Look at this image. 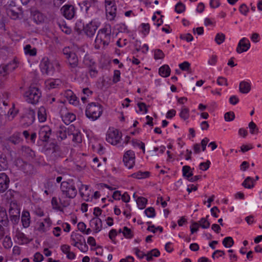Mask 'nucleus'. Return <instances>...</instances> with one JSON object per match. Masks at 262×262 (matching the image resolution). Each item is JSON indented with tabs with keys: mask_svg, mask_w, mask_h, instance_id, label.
<instances>
[{
	"mask_svg": "<svg viewBox=\"0 0 262 262\" xmlns=\"http://www.w3.org/2000/svg\"><path fill=\"white\" fill-rule=\"evenodd\" d=\"M159 74L163 77H167L169 76L170 73V69L168 65L165 64L159 68Z\"/></svg>",
	"mask_w": 262,
	"mask_h": 262,
	"instance_id": "nucleus-27",
	"label": "nucleus"
},
{
	"mask_svg": "<svg viewBox=\"0 0 262 262\" xmlns=\"http://www.w3.org/2000/svg\"><path fill=\"white\" fill-rule=\"evenodd\" d=\"M122 233L124 236L127 238H132L133 237V232L127 227H123Z\"/></svg>",
	"mask_w": 262,
	"mask_h": 262,
	"instance_id": "nucleus-45",
	"label": "nucleus"
},
{
	"mask_svg": "<svg viewBox=\"0 0 262 262\" xmlns=\"http://www.w3.org/2000/svg\"><path fill=\"white\" fill-rule=\"evenodd\" d=\"M60 190L62 194L66 198L69 199H74L77 194V191L75 186L67 181L61 182Z\"/></svg>",
	"mask_w": 262,
	"mask_h": 262,
	"instance_id": "nucleus-5",
	"label": "nucleus"
},
{
	"mask_svg": "<svg viewBox=\"0 0 262 262\" xmlns=\"http://www.w3.org/2000/svg\"><path fill=\"white\" fill-rule=\"evenodd\" d=\"M124 165L129 169L133 167L135 163V154L134 151L128 150L126 151L123 158Z\"/></svg>",
	"mask_w": 262,
	"mask_h": 262,
	"instance_id": "nucleus-9",
	"label": "nucleus"
},
{
	"mask_svg": "<svg viewBox=\"0 0 262 262\" xmlns=\"http://www.w3.org/2000/svg\"><path fill=\"white\" fill-rule=\"evenodd\" d=\"M15 236L18 240L17 243L19 244L22 245L27 242V238L25 234L18 229L16 230Z\"/></svg>",
	"mask_w": 262,
	"mask_h": 262,
	"instance_id": "nucleus-25",
	"label": "nucleus"
},
{
	"mask_svg": "<svg viewBox=\"0 0 262 262\" xmlns=\"http://www.w3.org/2000/svg\"><path fill=\"white\" fill-rule=\"evenodd\" d=\"M20 136L21 134L20 133H15L9 138V141L14 144H17L21 141Z\"/></svg>",
	"mask_w": 262,
	"mask_h": 262,
	"instance_id": "nucleus-32",
	"label": "nucleus"
},
{
	"mask_svg": "<svg viewBox=\"0 0 262 262\" xmlns=\"http://www.w3.org/2000/svg\"><path fill=\"white\" fill-rule=\"evenodd\" d=\"M57 137L60 138L61 140H64L67 138L68 130H66L65 128H60V129L57 132Z\"/></svg>",
	"mask_w": 262,
	"mask_h": 262,
	"instance_id": "nucleus-39",
	"label": "nucleus"
},
{
	"mask_svg": "<svg viewBox=\"0 0 262 262\" xmlns=\"http://www.w3.org/2000/svg\"><path fill=\"white\" fill-rule=\"evenodd\" d=\"M8 168V162L6 156L0 152V171L4 170Z\"/></svg>",
	"mask_w": 262,
	"mask_h": 262,
	"instance_id": "nucleus-26",
	"label": "nucleus"
},
{
	"mask_svg": "<svg viewBox=\"0 0 262 262\" xmlns=\"http://www.w3.org/2000/svg\"><path fill=\"white\" fill-rule=\"evenodd\" d=\"M71 239L72 241V245L75 247H77L78 244H81L84 242V237L80 234L72 232L71 235Z\"/></svg>",
	"mask_w": 262,
	"mask_h": 262,
	"instance_id": "nucleus-18",
	"label": "nucleus"
},
{
	"mask_svg": "<svg viewBox=\"0 0 262 262\" xmlns=\"http://www.w3.org/2000/svg\"><path fill=\"white\" fill-rule=\"evenodd\" d=\"M99 26V23L95 20H92L85 25L83 33L88 37H92L95 35Z\"/></svg>",
	"mask_w": 262,
	"mask_h": 262,
	"instance_id": "nucleus-10",
	"label": "nucleus"
},
{
	"mask_svg": "<svg viewBox=\"0 0 262 262\" xmlns=\"http://www.w3.org/2000/svg\"><path fill=\"white\" fill-rule=\"evenodd\" d=\"M189 109L184 106L181 107V118H183L184 120H186L189 118Z\"/></svg>",
	"mask_w": 262,
	"mask_h": 262,
	"instance_id": "nucleus-43",
	"label": "nucleus"
},
{
	"mask_svg": "<svg viewBox=\"0 0 262 262\" xmlns=\"http://www.w3.org/2000/svg\"><path fill=\"white\" fill-rule=\"evenodd\" d=\"M210 164V162L208 160L206 162L201 163L199 165L200 169L202 170H206L209 168Z\"/></svg>",
	"mask_w": 262,
	"mask_h": 262,
	"instance_id": "nucleus-54",
	"label": "nucleus"
},
{
	"mask_svg": "<svg viewBox=\"0 0 262 262\" xmlns=\"http://www.w3.org/2000/svg\"><path fill=\"white\" fill-rule=\"evenodd\" d=\"M154 56L156 59H162L164 57V54L162 50L157 49L155 51Z\"/></svg>",
	"mask_w": 262,
	"mask_h": 262,
	"instance_id": "nucleus-51",
	"label": "nucleus"
},
{
	"mask_svg": "<svg viewBox=\"0 0 262 262\" xmlns=\"http://www.w3.org/2000/svg\"><path fill=\"white\" fill-rule=\"evenodd\" d=\"M239 10L242 14L246 15L249 11V9L245 4H242L239 7Z\"/></svg>",
	"mask_w": 262,
	"mask_h": 262,
	"instance_id": "nucleus-57",
	"label": "nucleus"
},
{
	"mask_svg": "<svg viewBox=\"0 0 262 262\" xmlns=\"http://www.w3.org/2000/svg\"><path fill=\"white\" fill-rule=\"evenodd\" d=\"M91 226L94 225V232L98 233L100 231L102 228V222L100 219L98 217H94L90 221Z\"/></svg>",
	"mask_w": 262,
	"mask_h": 262,
	"instance_id": "nucleus-22",
	"label": "nucleus"
},
{
	"mask_svg": "<svg viewBox=\"0 0 262 262\" xmlns=\"http://www.w3.org/2000/svg\"><path fill=\"white\" fill-rule=\"evenodd\" d=\"M217 83L219 85L227 86L228 85L227 79L223 77H220L218 78L217 80Z\"/></svg>",
	"mask_w": 262,
	"mask_h": 262,
	"instance_id": "nucleus-56",
	"label": "nucleus"
},
{
	"mask_svg": "<svg viewBox=\"0 0 262 262\" xmlns=\"http://www.w3.org/2000/svg\"><path fill=\"white\" fill-rule=\"evenodd\" d=\"M9 222L6 211L3 208L0 207V223L4 226L7 227L9 225Z\"/></svg>",
	"mask_w": 262,
	"mask_h": 262,
	"instance_id": "nucleus-23",
	"label": "nucleus"
},
{
	"mask_svg": "<svg viewBox=\"0 0 262 262\" xmlns=\"http://www.w3.org/2000/svg\"><path fill=\"white\" fill-rule=\"evenodd\" d=\"M3 241V246L5 249H10L12 246V242L10 236H4Z\"/></svg>",
	"mask_w": 262,
	"mask_h": 262,
	"instance_id": "nucleus-35",
	"label": "nucleus"
},
{
	"mask_svg": "<svg viewBox=\"0 0 262 262\" xmlns=\"http://www.w3.org/2000/svg\"><path fill=\"white\" fill-rule=\"evenodd\" d=\"M77 247L82 252H86L89 248L86 244L85 240L81 244H80L79 246H78Z\"/></svg>",
	"mask_w": 262,
	"mask_h": 262,
	"instance_id": "nucleus-53",
	"label": "nucleus"
},
{
	"mask_svg": "<svg viewBox=\"0 0 262 262\" xmlns=\"http://www.w3.org/2000/svg\"><path fill=\"white\" fill-rule=\"evenodd\" d=\"M242 186H243L245 188H252L254 186V180L251 177H248L243 182Z\"/></svg>",
	"mask_w": 262,
	"mask_h": 262,
	"instance_id": "nucleus-31",
	"label": "nucleus"
},
{
	"mask_svg": "<svg viewBox=\"0 0 262 262\" xmlns=\"http://www.w3.org/2000/svg\"><path fill=\"white\" fill-rule=\"evenodd\" d=\"M61 11L63 15L67 19L73 18L75 14V9L73 5H66L61 8Z\"/></svg>",
	"mask_w": 262,
	"mask_h": 262,
	"instance_id": "nucleus-13",
	"label": "nucleus"
},
{
	"mask_svg": "<svg viewBox=\"0 0 262 262\" xmlns=\"http://www.w3.org/2000/svg\"><path fill=\"white\" fill-rule=\"evenodd\" d=\"M15 165L20 170H22L27 174H32L34 173V170L32 165L24 161L20 158L15 160Z\"/></svg>",
	"mask_w": 262,
	"mask_h": 262,
	"instance_id": "nucleus-7",
	"label": "nucleus"
},
{
	"mask_svg": "<svg viewBox=\"0 0 262 262\" xmlns=\"http://www.w3.org/2000/svg\"><path fill=\"white\" fill-rule=\"evenodd\" d=\"M89 66L91 67L89 70L90 76L92 77H95L96 76L97 74V71L95 68H93V66L95 64V62L90 60Z\"/></svg>",
	"mask_w": 262,
	"mask_h": 262,
	"instance_id": "nucleus-46",
	"label": "nucleus"
},
{
	"mask_svg": "<svg viewBox=\"0 0 262 262\" xmlns=\"http://www.w3.org/2000/svg\"><path fill=\"white\" fill-rule=\"evenodd\" d=\"M120 72L119 70H115L114 77H113V82L114 83H117L119 81H120Z\"/></svg>",
	"mask_w": 262,
	"mask_h": 262,
	"instance_id": "nucleus-58",
	"label": "nucleus"
},
{
	"mask_svg": "<svg viewBox=\"0 0 262 262\" xmlns=\"http://www.w3.org/2000/svg\"><path fill=\"white\" fill-rule=\"evenodd\" d=\"M9 213L11 221L15 225L17 224L19 221V211L17 209L10 208Z\"/></svg>",
	"mask_w": 262,
	"mask_h": 262,
	"instance_id": "nucleus-21",
	"label": "nucleus"
},
{
	"mask_svg": "<svg viewBox=\"0 0 262 262\" xmlns=\"http://www.w3.org/2000/svg\"><path fill=\"white\" fill-rule=\"evenodd\" d=\"M25 53L26 54L29 55L30 56H35L36 55V49L34 48L31 49V46L30 45H27L24 47Z\"/></svg>",
	"mask_w": 262,
	"mask_h": 262,
	"instance_id": "nucleus-37",
	"label": "nucleus"
},
{
	"mask_svg": "<svg viewBox=\"0 0 262 262\" xmlns=\"http://www.w3.org/2000/svg\"><path fill=\"white\" fill-rule=\"evenodd\" d=\"M59 26V27L60 28V29H61V30L64 32L66 34H70L71 32V29L68 27L66 24H59L58 25Z\"/></svg>",
	"mask_w": 262,
	"mask_h": 262,
	"instance_id": "nucleus-48",
	"label": "nucleus"
},
{
	"mask_svg": "<svg viewBox=\"0 0 262 262\" xmlns=\"http://www.w3.org/2000/svg\"><path fill=\"white\" fill-rule=\"evenodd\" d=\"M150 173L148 171L142 172L139 171L137 172L134 173L131 175V177L134 178L143 179L148 178L149 176Z\"/></svg>",
	"mask_w": 262,
	"mask_h": 262,
	"instance_id": "nucleus-34",
	"label": "nucleus"
},
{
	"mask_svg": "<svg viewBox=\"0 0 262 262\" xmlns=\"http://www.w3.org/2000/svg\"><path fill=\"white\" fill-rule=\"evenodd\" d=\"M199 226V223L198 222H193L192 224V225L190 227L191 232L192 234L198 230Z\"/></svg>",
	"mask_w": 262,
	"mask_h": 262,
	"instance_id": "nucleus-63",
	"label": "nucleus"
},
{
	"mask_svg": "<svg viewBox=\"0 0 262 262\" xmlns=\"http://www.w3.org/2000/svg\"><path fill=\"white\" fill-rule=\"evenodd\" d=\"M181 71L187 72L188 73L191 74L192 70L190 68V64L188 61H184L181 63Z\"/></svg>",
	"mask_w": 262,
	"mask_h": 262,
	"instance_id": "nucleus-41",
	"label": "nucleus"
},
{
	"mask_svg": "<svg viewBox=\"0 0 262 262\" xmlns=\"http://www.w3.org/2000/svg\"><path fill=\"white\" fill-rule=\"evenodd\" d=\"M141 26L143 28V33L144 34V35H146L149 32V30H150V26H149V24H141Z\"/></svg>",
	"mask_w": 262,
	"mask_h": 262,
	"instance_id": "nucleus-59",
	"label": "nucleus"
},
{
	"mask_svg": "<svg viewBox=\"0 0 262 262\" xmlns=\"http://www.w3.org/2000/svg\"><path fill=\"white\" fill-rule=\"evenodd\" d=\"M111 32L110 25H106L99 30L95 39L96 43H102L104 46L108 45L111 39Z\"/></svg>",
	"mask_w": 262,
	"mask_h": 262,
	"instance_id": "nucleus-3",
	"label": "nucleus"
},
{
	"mask_svg": "<svg viewBox=\"0 0 262 262\" xmlns=\"http://www.w3.org/2000/svg\"><path fill=\"white\" fill-rule=\"evenodd\" d=\"M9 68H10V66L0 67V87L8 79Z\"/></svg>",
	"mask_w": 262,
	"mask_h": 262,
	"instance_id": "nucleus-19",
	"label": "nucleus"
},
{
	"mask_svg": "<svg viewBox=\"0 0 262 262\" xmlns=\"http://www.w3.org/2000/svg\"><path fill=\"white\" fill-rule=\"evenodd\" d=\"M10 66V68L8 69V73H9V72L14 70L17 67V63L15 60H14L12 63H10L5 66Z\"/></svg>",
	"mask_w": 262,
	"mask_h": 262,
	"instance_id": "nucleus-61",
	"label": "nucleus"
},
{
	"mask_svg": "<svg viewBox=\"0 0 262 262\" xmlns=\"http://www.w3.org/2000/svg\"><path fill=\"white\" fill-rule=\"evenodd\" d=\"M102 112V107L99 103L92 102L86 107L85 115L89 119L95 121L100 117Z\"/></svg>",
	"mask_w": 262,
	"mask_h": 262,
	"instance_id": "nucleus-2",
	"label": "nucleus"
},
{
	"mask_svg": "<svg viewBox=\"0 0 262 262\" xmlns=\"http://www.w3.org/2000/svg\"><path fill=\"white\" fill-rule=\"evenodd\" d=\"M223 245L226 248H230L234 244V241L231 237H225L223 241Z\"/></svg>",
	"mask_w": 262,
	"mask_h": 262,
	"instance_id": "nucleus-40",
	"label": "nucleus"
},
{
	"mask_svg": "<svg viewBox=\"0 0 262 262\" xmlns=\"http://www.w3.org/2000/svg\"><path fill=\"white\" fill-rule=\"evenodd\" d=\"M67 59L68 60V62L71 71L72 72H76V68L78 67L79 64L78 57L76 53L75 52L71 53L69 56H68Z\"/></svg>",
	"mask_w": 262,
	"mask_h": 262,
	"instance_id": "nucleus-14",
	"label": "nucleus"
},
{
	"mask_svg": "<svg viewBox=\"0 0 262 262\" xmlns=\"http://www.w3.org/2000/svg\"><path fill=\"white\" fill-rule=\"evenodd\" d=\"M34 19L37 22L41 23L43 21V18L41 14L37 13L34 15Z\"/></svg>",
	"mask_w": 262,
	"mask_h": 262,
	"instance_id": "nucleus-64",
	"label": "nucleus"
},
{
	"mask_svg": "<svg viewBox=\"0 0 262 262\" xmlns=\"http://www.w3.org/2000/svg\"><path fill=\"white\" fill-rule=\"evenodd\" d=\"M38 118L40 122H43L47 119L46 110L43 106H41L38 109Z\"/></svg>",
	"mask_w": 262,
	"mask_h": 262,
	"instance_id": "nucleus-28",
	"label": "nucleus"
},
{
	"mask_svg": "<svg viewBox=\"0 0 262 262\" xmlns=\"http://www.w3.org/2000/svg\"><path fill=\"white\" fill-rule=\"evenodd\" d=\"M74 127L70 126L68 129V136L72 137V141L73 142L76 143H81L82 142V135L81 133L76 130H75L73 133H72V129L74 128Z\"/></svg>",
	"mask_w": 262,
	"mask_h": 262,
	"instance_id": "nucleus-17",
	"label": "nucleus"
},
{
	"mask_svg": "<svg viewBox=\"0 0 262 262\" xmlns=\"http://www.w3.org/2000/svg\"><path fill=\"white\" fill-rule=\"evenodd\" d=\"M117 231L116 229H114L111 230L109 232V234H108L109 238L111 239V241L114 244H116V243L115 241V237L117 236Z\"/></svg>",
	"mask_w": 262,
	"mask_h": 262,
	"instance_id": "nucleus-50",
	"label": "nucleus"
},
{
	"mask_svg": "<svg viewBox=\"0 0 262 262\" xmlns=\"http://www.w3.org/2000/svg\"><path fill=\"white\" fill-rule=\"evenodd\" d=\"M225 39V35L223 33H217L215 37V41L217 45H220L223 43Z\"/></svg>",
	"mask_w": 262,
	"mask_h": 262,
	"instance_id": "nucleus-42",
	"label": "nucleus"
},
{
	"mask_svg": "<svg viewBox=\"0 0 262 262\" xmlns=\"http://www.w3.org/2000/svg\"><path fill=\"white\" fill-rule=\"evenodd\" d=\"M145 214L148 217H154L156 215L155 210L153 207H148L144 211Z\"/></svg>",
	"mask_w": 262,
	"mask_h": 262,
	"instance_id": "nucleus-47",
	"label": "nucleus"
},
{
	"mask_svg": "<svg viewBox=\"0 0 262 262\" xmlns=\"http://www.w3.org/2000/svg\"><path fill=\"white\" fill-rule=\"evenodd\" d=\"M41 71L43 74L49 75L53 72V67L48 57H45L40 63Z\"/></svg>",
	"mask_w": 262,
	"mask_h": 262,
	"instance_id": "nucleus-12",
	"label": "nucleus"
},
{
	"mask_svg": "<svg viewBox=\"0 0 262 262\" xmlns=\"http://www.w3.org/2000/svg\"><path fill=\"white\" fill-rule=\"evenodd\" d=\"M30 213L28 211L24 212L21 216V222L25 228H27L30 225Z\"/></svg>",
	"mask_w": 262,
	"mask_h": 262,
	"instance_id": "nucleus-29",
	"label": "nucleus"
},
{
	"mask_svg": "<svg viewBox=\"0 0 262 262\" xmlns=\"http://www.w3.org/2000/svg\"><path fill=\"white\" fill-rule=\"evenodd\" d=\"M239 92L242 94H247L251 90V84L246 81H242L239 85Z\"/></svg>",
	"mask_w": 262,
	"mask_h": 262,
	"instance_id": "nucleus-24",
	"label": "nucleus"
},
{
	"mask_svg": "<svg viewBox=\"0 0 262 262\" xmlns=\"http://www.w3.org/2000/svg\"><path fill=\"white\" fill-rule=\"evenodd\" d=\"M248 126L250 129V133L251 134H257L259 133L258 127L257 126V125L254 122H250L249 123Z\"/></svg>",
	"mask_w": 262,
	"mask_h": 262,
	"instance_id": "nucleus-38",
	"label": "nucleus"
},
{
	"mask_svg": "<svg viewBox=\"0 0 262 262\" xmlns=\"http://www.w3.org/2000/svg\"><path fill=\"white\" fill-rule=\"evenodd\" d=\"M137 204L140 209H144L147 202V200L142 196H140L137 199Z\"/></svg>",
	"mask_w": 262,
	"mask_h": 262,
	"instance_id": "nucleus-36",
	"label": "nucleus"
},
{
	"mask_svg": "<svg viewBox=\"0 0 262 262\" xmlns=\"http://www.w3.org/2000/svg\"><path fill=\"white\" fill-rule=\"evenodd\" d=\"M52 130L49 126H42L40 128L38 133L39 139L42 142H48Z\"/></svg>",
	"mask_w": 262,
	"mask_h": 262,
	"instance_id": "nucleus-11",
	"label": "nucleus"
},
{
	"mask_svg": "<svg viewBox=\"0 0 262 262\" xmlns=\"http://www.w3.org/2000/svg\"><path fill=\"white\" fill-rule=\"evenodd\" d=\"M2 4L3 5L6 13L11 19L16 20L23 15V9L20 7H17L14 0H2Z\"/></svg>",
	"mask_w": 262,
	"mask_h": 262,
	"instance_id": "nucleus-1",
	"label": "nucleus"
},
{
	"mask_svg": "<svg viewBox=\"0 0 262 262\" xmlns=\"http://www.w3.org/2000/svg\"><path fill=\"white\" fill-rule=\"evenodd\" d=\"M85 25L82 22L81 20H77L75 24V30L78 33L81 34L84 32Z\"/></svg>",
	"mask_w": 262,
	"mask_h": 262,
	"instance_id": "nucleus-33",
	"label": "nucleus"
},
{
	"mask_svg": "<svg viewBox=\"0 0 262 262\" xmlns=\"http://www.w3.org/2000/svg\"><path fill=\"white\" fill-rule=\"evenodd\" d=\"M183 176L186 180H188L191 176H192V171L189 166H184L182 168Z\"/></svg>",
	"mask_w": 262,
	"mask_h": 262,
	"instance_id": "nucleus-30",
	"label": "nucleus"
},
{
	"mask_svg": "<svg viewBox=\"0 0 262 262\" xmlns=\"http://www.w3.org/2000/svg\"><path fill=\"white\" fill-rule=\"evenodd\" d=\"M105 3L106 17L108 20H113L116 15L117 7L110 1L105 0Z\"/></svg>",
	"mask_w": 262,
	"mask_h": 262,
	"instance_id": "nucleus-8",
	"label": "nucleus"
},
{
	"mask_svg": "<svg viewBox=\"0 0 262 262\" xmlns=\"http://www.w3.org/2000/svg\"><path fill=\"white\" fill-rule=\"evenodd\" d=\"M199 225L204 229H207L210 226V223L207 218L203 217L199 222Z\"/></svg>",
	"mask_w": 262,
	"mask_h": 262,
	"instance_id": "nucleus-44",
	"label": "nucleus"
},
{
	"mask_svg": "<svg viewBox=\"0 0 262 262\" xmlns=\"http://www.w3.org/2000/svg\"><path fill=\"white\" fill-rule=\"evenodd\" d=\"M9 179L5 173H0V192H5L9 187Z\"/></svg>",
	"mask_w": 262,
	"mask_h": 262,
	"instance_id": "nucleus-16",
	"label": "nucleus"
},
{
	"mask_svg": "<svg viewBox=\"0 0 262 262\" xmlns=\"http://www.w3.org/2000/svg\"><path fill=\"white\" fill-rule=\"evenodd\" d=\"M61 117L63 122L67 125L70 124L76 119V115L70 112H67L65 114L62 113Z\"/></svg>",
	"mask_w": 262,
	"mask_h": 262,
	"instance_id": "nucleus-20",
	"label": "nucleus"
},
{
	"mask_svg": "<svg viewBox=\"0 0 262 262\" xmlns=\"http://www.w3.org/2000/svg\"><path fill=\"white\" fill-rule=\"evenodd\" d=\"M100 196V192L98 191H96L94 192V195L91 197L90 198V194H88L86 197V199H84V200L86 202L91 201L92 200V198H94L95 199H97L99 198Z\"/></svg>",
	"mask_w": 262,
	"mask_h": 262,
	"instance_id": "nucleus-52",
	"label": "nucleus"
},
{
	"mask_svg": "<svg viewBox=\"0 0 262 262\" xmlns=\"http://www.w3.org/2000/svg\"><path fill=\"white\" fill-rule=\"evenodd\" d=\"M51 204L53 209L59 210H60V207L58 205L57 200L56 197L52 198Z\"/></svg>",
	"mask_w": 262,
	"mask_h": 262,
	"instance_id": "nucleus-55",
	"label": "nucleus"
},
{
	"mask_svg": "<svg viewBox=\"0 0 262 262\" xmlns=\"http://www.w3.org/2000/svg\"><path fill=\"white\" fill-rule=\"evenodd\" d=\"M250 47L249 40L245 37L241 39L236 48V51L238 53L246 52Z\"/></svg>",
	"mask_w": 262,
	"mask_h": 262,
	"instance_id": "nucleus-15",
	"label": "nucleus"
},
{
	"mask_svg": "<svg viewBox=\"0 0 262 262\" xmlns=\"http://www.w3.org/2000/svg\"><path fill=\"white\" fill-rule=\"evenodd\" d=\"M61 83L59 79H55L49 83L50 87L51 89H54L59 85Z\"/></svg>",
	"mask_w": 262,
	"mask_h": 262,
	"instance_id": "nucleus-60",
	"label": "nucleus"
},
{
	"mask_svg": "<svg viewBox=\"0 0 262 262\" xmlns=\"http://www.w3.org/2000/svg\"><path fill=\"white\" fill-rule=\"evenodd\" d=\"M121 136V133L118 129H109L106 134V140L108 143L115 145L120 142Z\"/></svg>",
	"mask_w": 262,
	"mask_h": 262,
	"instance_id": "nucleus-6",
	"label": "nucleus"
},
{
	"mask_svg": "<svg viewBox=\"0 0 262 262\" xmlns=\"http://www.w3.org/2000/svg\"><path fill=\"white\" fill-rule=\"evenodd\" d=\"M235 118L234 113L233 112H229L225 113L224 115L225 120L226 121H231L234 120Z\"/></svg>",
	"mask_w": 262,
	"mask_h": 262,
	"instance_id": "nucleus-49",
	"label": "nucleus"
},
{
	"mask_svg": "<svg viewBox=\"0 0 262 262\" xmlns=\"http://www.w3.org/2000/svg\"><path fill=\"white\" fill-rule=\"evenodd\" d=\"M24 96L27 102L34 104L39 101L41 92L38 88L30 86L25 92Z\"/></svg>",
	"mask_w": 262,
	"mask_h": 262,
	"instance_id": "nucleus-4",
	"label": "nucleus"
},
{
	"mask_svg": "<svg viewBox=\"0 0 262 262\" xmlns=\"http://www.w3.org/2000/svg\"><path fill=\"white\" fill-rule=\"evenodd\" d=\"M43 259V257L42 254L39 252H36L34 256V261L35 262H40Z\"/></svg>",
	"mask_w": 262,
	"mask_h": 262,
	"instance_id": "nucleus-62",
	"label": "nucleus"
}]
</instances>
